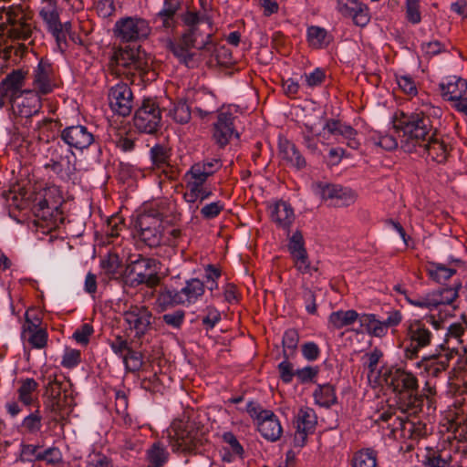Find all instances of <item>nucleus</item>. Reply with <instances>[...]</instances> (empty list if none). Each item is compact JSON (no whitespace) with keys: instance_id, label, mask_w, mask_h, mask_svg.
<instances>
[{"instance_id":"obj_19","label":"nucleus","mask_w":467,"mask_h":467,"mask_svg":"<svg viewBox=\"0 0 467 467\" xmlns=\"http://www.w3.org/2000/svg\"><path fill=\"white\" fill-rule=\"evenodd\" d=\"M124 318L130 328L136 331V337H140L150 327L152 316L145 306H131L125 312Z\"/></svg>"},{"instance_id":"obj_27","label":"nucleus","mask_w":467,"mask_h":467,"mask_svg":"<svg viewBox=\"0 0 467 467\" xmlns=\"http://www.w3.org/2000/svg\"><path fill=\"white\" fill-rule=\"evenodd\" d=\"M443 98L448 100H458L466 93L467 82L462 78L450 76L440 84Z\"/></svg>"},{"instance_id":"obj_25","label":"nucleus","mask_w":467,"mask_h":467,"mask_svg":"<svg viewBox=\"0 0 467 467\" xmlns=\"http://www.w3.org/2000/svg\"><path fill=\"white\" fill-rule=\"evenodd\" d=\"M257 430L268 441H276L283 433V428L278 417L270 410L263 412L261 420L257 422Z\"/></svg>"},{"instance_id":"obj_63","label":"nucleus","mask_w":467,"mask_h":467,"mask_svg":"<svg viewBox=\"0 0 467 467\" xmlns=\"http://www.w3.org/2000/svg\"><path fill=\"white\" fill-rule=\"evenodd\" d=\"M112 140L116 146L123 151H130L134 149V140L129 137L125 132H118L115 138H112Z\"/></svg>"},{"instance_id":"obj_34","label":"nucleus","mask_w":467,"mask_h":467,"mask_svg":"<svg viewBox=\"0 0 467 467\" xmlns=\"http://www.w3.org/2000/svg\"><path fill=\"white\" fill-rule=\"evenodd\" d=\"M462 284L455 285L454 287H446L431 292V298L434 301L433 306L437 308L441 305H451L457 297Z\"/></svg>"},{"instance_id":"obj_26","label":"nucleus","mask_w":467,"mask_h":467,"mask_svg":"<svg viewBox=\"0 0 467 467\" xmlns=\"http://www.w3.org/2000/svg\"><path fill=\"white\" fill-rule=\"evenodd\" d=\"M12 107L17 108L20 116L28 118L38 113L41 108V100L37 93L27 89L24 91V94Z\"/></svg>"},{"instance_id":"obj_22","label":"nucleus","mask_w":467,"mask_h":467,"mask_svg":"<svg viewBox=\"0 0 467 467\" xmlns=\"http://www.w3.org/2000/svg\"><path fill=\"white\" fill-rule=\"evenodd\" d=\"M61 139L70 147L78 150L88 148L94 141L93 134L85 126L76 125L64 129Z\"/></svg>"},{"instance_id":"obj_54","label":"nucleus","mask_w":467,"mask_h":467,"mask_svg":"<svg viewBox=\"0 0 467 467\" xmlns=\"http://www.w3.org/2000/svg\"><path fill=\"white\" fill-rule=\"evenodd\" d=\"M399 88L407 95L416 96L418 93L415 80L410 75L396 77Z\"/></svg>"},{"instance_id":"obj_23","label":"nucleus","mask_w":467,"mask_h":467,"mask_svg":"<svg viewBox=\"0 0 467 467\" xmlns=\"http://www.w3.org/2000/svg\"><path fill=\"white\" fill-rule=\"evenodd\" d=\"M337 11L358 26H365L370 19L367 6L358 0H337Z\"/></svg>"},{"instance_id":"obj_9","label":"nucleus","mask_w":467,"mask_h":467,"mask_svg":"<svg viewBox=\"0 0 467 467\" xmlns=\"http://www.w3.org/2000/svg\"><path fill=\"white\" fill-rule=\"evenodd\" d=\"M114 34L120 42H138L149 36L150 26L143 18L127 16L116 22Z\"/></svg>"},{"instance_id":"obj_18","label":"nucleus","mask_w":467,"mask_h":467,"mask_svg":"<svg viewBox=\"0 0 467 467\" xmlns=\"http://www.w3.org/2000/svg\"><path fill=\"white\" fill-rule=\"evenodd\" d=\"M25 72L21 69L13 70L1 81L0 91L8 99V103H14L24 94Z\"/></svg>"},{"instance_id":"obj_40","label":"nucleus","mask_w":467,"mask_h":467,"mask_svg":"<svg viewBox=\"0 0 467 467\" xmlns=\"http://www.w3.org/2000/svg\"><path fill=\"white\" fill-rule=\"evenodd\" d=\"M147 457L149 461V467H162L168 461L169 452L160 442H155L148 450Z\"/></svg>"},{"instance_id":"obj_42","label":"nucleus","mask_w":467,"mask_h":467,"mask_svg":"<svg viewBox=\"0 0 467 467\" xmlns=\"http://www.w3.org/2000/svg\"><path fill=\"white\" fill-rule=\"evenodd\" d=\"M218 165L217 160L204 161L202 163L194 164L191 171L190 175L202 182L215 171V166Z\"/></svg>"},{"instance_id":"obj_12","label":"nucleus","mask_w":467,"mask_h":467,"mask_svg":"<svg viewBox=\"0 0 467 467\" xmlns=\"http://www.w3.org/2000/svg\"><path fill=\"white\" fill-rule=\"evenodd\" d=\"M130 274L135 275L134 282L137 284H146L150 287L156 286L160 283V277L157 273V262L151 258H144L139 255V258L127 267Z\"/></svg>"},{"instance_id":"obj_45","label":"nucleus","mask_w":467,"mask_h":467,"mask_svg":"<svg viewBox=\"0 0 467 467\" xmlns=\"http://www.w3.org/2000/svg\"><path fill=\"white\" fill-rule=\"evenodd\" d=\"M400 429L404 437L411 440H418L424 435V426L420 422H413L411 420H400Z\"/></svg>"},{"instance_id":"obj_7","label":"nucleus","mask_w":467,"mask_h":467,"mask_svg":"<svg viewBox=\"0 0 467 467\" xmlns=\"http://www.w3.org/2000/svg\"><path fill=\"white\" fill-rule=\"evenodd\" d=\"M1 18L9 25L6 34L13 40H27L32 35L31 17L20 5H11L0 9Z\"/></svg>"},{"instance_id":"obj_1","label":"nucleus","mask_w":467,"mask_h":467,"mask_svg":"<svg viewBox=\"0 0 467 467\" xmlns=\"http://www.w3.org/2000/svg\"><path fill=\"white\" fill-rule=\"evenodd\" d=\"M384 378L387 386L396 393L398 408L404 413L416 414L422 404L416 376L405 368H391Z\"/></svg>"},{"instance_id":"obj_61","label":"nucleus","mask_w":467,"mask_h":467,"mask_svg":"<svg viewBox=\"0 0 467 467\" xmlns=\"http://www.w3.org/2000/svg\"><path fill=\"white\" fill-rule=\"evenodd\" d=\"M302 298L304 300V304H305L306 312L310 315L317 314V304H316L315 292L308 287H303Z\"/></svg>"},{"instance_id":"obj_55","label":"nucleus","mask_w":467,"mask_h":467,"mask_svg":"<svg viewBox=\"0 0 467 467\" xmlns=\"http://www.w3.org/2000/svg\"><path fill=\"white\" fill-rule=\"evenodd\" d=\"M294 265L296 270L302 274H311L312 271H316L308 259L307 252L296 254L292 257Z\"/></svg>"},{"instance_id":"obj_29","label":"nucleus","mask_w":467,"mask_h":467,"mask_svg":"<svg viewBox=\"0 0 467 467\" xmlns=\"http://www.w3.org/2000/svg\"><path fill=\"white\" fill-rule=\"evenodd\" d=\"M359 319L360 314L353 309L334 311L328 317V327L337 330L341 329L353 325L357 321L359 323Z\"/></svg>"},{"instance_id":"obj_53","label":"nucleus","mask_w":467,"mask_h":467,"mask_svg":"<svg viewBox=\"0 0 467 467\" xmlns=\"http://www.w3.org/2000/svg\"><path fill=\"white\" fill-rule=\"evenodd\" d=\"M406 18L413 25L421 21L420 0H406Z\"/></svg>"},{"instance_id":"obj_39","label":"nucleus","mask_w":467,"mask_h":467,"mask_svg":"<svg viewBox=\"0 0 467 467\" xmlns=\"http://www.w3.org/2000/svg\"><path fill=\"white\" fill-rule=\"evenodd\" d=\"M301 136L303 139V145L310 153L314 155L321 154V151L318 148V137L320 134L315 132L311 125L304 124L301 129Z\"/></svg>"},{"instance_id":"obj_4","label":"nucleus","mask_w":467,"mask_h":467,"mask_svg":"<svg viewBox=\"0 0 467 467\" xmlns=\"http://www.w3.org/2000/svg\"><path fill=\"white\" fill-rule=\"evenodd\" d=\"M386 318L381 319L373 313H361L359 326L353 329L357 334L366 333L369 337L382 338L387 336L389 329L394 330L403 320L402 313L395 308L386 312Z\"/></svg>"},{"instance_id":"obj_2","label":"nucleus","mask_w":467,"mask_h":467,"mask_svg":"<svg viewBox=\"0 0 467 467\" xmlns=\"http://www.w3.org/2000/svg\"><path fill=\"white\" fill-rule=\"evenodd\" d=\"M394 128L402 133L400 147L405 152L418 151L419 146L434 133L431 120L423 111L402 113L401 117L396 119Z\"/></svg>"},{"instance_id":"obj_64","label":"nucleus","mask_w":467,"mask_h":467,"mask_svg":"<svg viewBox=\"0 0 467 467\" xmlns=\"http://www.w3.org/2000/svg\"><path fill=\"white\" fill-rule=\"evenodd\" d=\"M28 341L34 348H44L47 341V333L46 329L40 328L39 330L30 334Z\"/></svg>"},{"instance_id":"obj_6","label":"nucleus","mask_w":467,"mask_h":467,"mask_svg":"<svg viewBox=\"0 0 467 467\" xmlns=\"http://www.w3.org/2000/svg\"><path fill=\"white\" fill-rule=\"evenodd\" d=\"M405 338L409 345L404 349L406 359L413 360L420 349L429 347L433 339V332L422 319H410L405 324Z\"/></svg>"},{"instance_id":"obj_57","label":"nucleus","mask_w":467,"mask_h":467,"mask_svg":"<svg viewBox=\"0 0 467 467\" xmlns=\"http://www.w3.org/2000/svg\"><path fill=\"white\" fill-rule=\"evenodd\" d=\"M317 367H305L302 368H298L296 370V377L298 381L302 384H306L310 382H314L317 374H318Z\"/></svg>"},{"instance_id":"obj_3","label":"nucleus","mask_w":467,"mask_h":467,"mask_svg":"<svg viewBox=\"0 0 467 467\" xmlns=\"http://www.w3.org/2000/svg\"><path fill=\"white\" fill-rule=\"evenodd\" d=\"M202 433L192 421L175 420L167 430V438L173 452L192 453L202 444Z\"/></svg>"},{"instance_id":"obj_14","label":"nucleus","mask_w":467,"mask_h":467,"mask_svg":"<svg viewBox=\"0 0 467 467\" xmlns=\"http://www.w3.org/2000/svg\"><path fill=\"white\" fill-rule=\"evenodd\" d=\"M195 38L191 33H184L182 37L176 41L167 40L166 47L173 54V56L183 65L189 68L197 66V59L194 58L195 54L191 52V48L194 47Z\"/></svg>"},{"instance_id":"obj_52","label":"nucleus","mask_w":467,"mask_h":467,"mask_svg":"<svg viewBox=\"0 0 467 467\" xmlns=\"http://www.w3.org/2000/svg\"><path fill=\"white\" fill-rule=\"evenodd\" d=\"M142 358L140 352L129 349L128 353L123 356V361L130 371H137L143 364Z\"/></svg>"},{"instance_id":"obj_13","label":"nucleus","mask_w":467,"mask_h":467,"mask_svg":"<svg viewBox=\"0 0 467 467\" xmlns=\"http://www.w3.org/2000/svg\"><path fill=\"white\" fill-rule=\"evenodd\" d=\"M204 293L203 284L199 279H192L181 291L165 290L159 296L163 304H184L196 300Z\"/></svg>"},{"instance_id":"obj_31","label":"nucleus","mask_w":467,"mask_h":467,"mask_svg":"<svg viewBox=\"0 0 467 467\" xmlns=\"http://www.w3.org/2000/svg\"><path fill=\"white\" fill-rule=\"evenodd\" d=\"M315 404L322 408H330L337 402L336 389L333 385L318 384L313 392Z\"/></svg>"},{"instance_id":"obj_20","label":"nucleus","mask_w":467,"mask_h":467,"mask_svg":"<svg viewBox=\"0 0 467 467\" xmlns=\"http://www.w3.org/2000/svg\"><path fill=\"white\" fill-rule=\"evenodd\" d=\"M270 219L278 227L289 231L295 221L293 207L283 200L275 201L267 205Z\"/></svg>"},{"instance_id":"obj_58","label":"nucleus","mask_w":467,"mask_h":467,"mask_svg":"<svg viewBox=\"0 0 467 467\" xmlns=\"http://www.w3.org/2000/svg\"><path fill=\"white\" fill-rule=\"evenodd\" d=\"M372 140L376 146H379L386 150H392L398 147L397 140L389 134H377L372 137Z\"/></svg>"},{"instance_id":"obj_11","label":"nucleus","mask_w":467,"mask_h":467,"mask_svg":"<svg viewBox=\"0 0 467 467\" xmlns=\"http://www.w3.org/2000/svg\"><path fill=\"white\" fill-rule=\"evenodd\" d=\"M161 110L150 99H144L134 116V126L140 131L148 134L155 133L160 127Z\"/></svg>"},{"instance_id":"obj_24","label":"nucleus","mask_w":467,"mask_h":467,"mask_svg":"<svg viewBox=\"0 0 467 467\" xmlns=\"http://www.w3.org/2000/svg\"><path fill=\"white\" fill-rule=\"evenodd\" d=\"M279 155L289 166L301 170L306 166V161L295 143L285 137L278 140Z\"/></svg>"},{"instance_id":"obj_5","label":"nucleus","mask_w":467,"mask_h":467,"mask_svg":"<svg viewBox=\"0 0 467 467\" xmlns=\"http://www.w3.org/2000/svg\"><path fill=\"white\" fill-rule=\"evenodd\" d=\"M116 63V72L125 75L128 79L136 75L144 77L150 67V63L145 52L139 48L119 47L113 55Z\"/></svg>"},{"instance_id":"obj_49","label":"nucleus","mask_w":467,"mask_h":467,"mask_svg":"<svg viewBox=\"0 0 467 467\" xmlns=\"http://www.w3.org/2000/svg\"><path fill=\"white\" fill-rule=\"evenodd\" d=\"M299 341V336L296 330L288 329L284 333L282 344L284 356L289 355L296 348Z\"/></svg>"},{"instance_id":"obj_21","label":"nucleus","mask_w":467,"mask_h":467,"mask_svg":"<svg viewBox=\"0 0 467 467\" xmlns=\"http://www.w3.org/2000/svg\"><path fill=\"white\" fill-rule=\"evenodd\" d=\"M323 130L337 139L340 137L351 149H358L359 146V141L357 140L358 133L356 130L341 120L335 119H327L323 127Z\"/></svg>"},{"instance_id":"obj_32","label":"nucleus","mask_w":467,"mask_h":467,"mask_svg":"<svg viewBox=\"0 0 467 467\" xmlns=\"http://www.w3.org/2000/svg\"><path fill=\"white\" fill-rule=\"evenodd\" d=\"M448 365L449 359L446 357L437 356L425 357L417 362V367L423 368L431 377H438L447 368Z\"/></svg>"},{"instance_id":"obj_50","label":"nucleus","mask_w":467,"mask_h":467,"mask_svg":"<svg viewBox=\"0 0 467 467\" xmlns=\"http://www.w3.org/2000/svg\"><path fill=\"white\" fill-rule=\"evenodd\" d=\"M284 357L285 358L278 364L277 369L281 380L285 384H289L292 382L293 378L296 377V370L294 369V365L288 360V355Z\"/></svg>"},{"instance_id":"obj_47","label":"nucleus","mask_w":467,"mask_h":467,"mask_svg":"<svg viewBox=\"0 0 467 467\" xmlns=\"http://www.w3.org/2000/svg\"><path fill=\"white\" fill-rule=\"evenodd\" d=\"M170 115L178 123H187L191 119L190 108L185 102L180 101L170 110Z\"/></svg>"},{"instance_id":"obj_46","label":"nucleus","mask_w":467,"mask_h":467,"mask_svg":"<svg viewBox=\"0 0 467 467\" xmlns=\"http://www.w3.org/2000/svg\"><path fill=\"white\" fill-rule=\"evenodd\" d=\"M47 380L48 382L46 386V394L48 397L47 401L60 398L65 393V390H67L66 384L58 381L56 377L49 376Z\"/></svg>"},{"instance_id":"obj_56","label":"nucleus","mask_w":467,"mask_h":467,"mask_svg":"<svg viewBox=\"0 0 467 467\" xmlns=\"http://www.w3.org/2000/svg\"><path fill=\"white\" fill-rule=\"evenodd\" d=\"M41 420L42 417L40 416L38 410H36L35 412L30 413L24 419L22 427L30 433H35L41 429Z\"/></svg>"},{"instance_id":"obj_44","label":"nucleus","mask_w":467,"mask_h":467,"mask_svg":"<svg viewBox=\"0 0 467 467\" xmlns=\"http://www.w3.org/2000/svg\"><path fill=\"white\" fill-rule=\"evenodd\" d=\"M466 330L467 321L465 319L451 324L446 333V343L450 345L451 341H454L455 345L462 344L463 342L462 337Z\"/></svg>"},{"instance_id":"obj_38","label":"nucleus","mask_w":467,"mask_h":467,"mask_svg":"<svg viewBox=\"0 0 467 467\" xmlns=\"http://www.w3.org/2000/svg\"><path fill=\"white\" fill-rule=\"evenodd\" d=\"M377 451L371 448L356 451L352 458V467H377Z\"/></svg>"},{"instance_id":"obj_41","label":"nucleus","mask_w":467,"mask_h":467,"mask_svg":"<svg viewBox=\"0 0 467 467\" xmlns=\"http://www.w3.org/2000/svg\"><path fill=\"white\" fill-rule=\"evenodd\" d=\"M49 71L50 66L48 64L40 62L35 73V84L43 94H47L51 91Z\"/></svg>"},{"instance_id":"obj_36","label":"nucleus","mask_w":467,"mask_h":467,"mask_svg":"<svg viewBox=\"0 0 467 467\" xmlns=\"http://www.w3.org/2000/svg\"><path fill=\"white\" fill-rule=\"evenodd\" d=\"M317 423V417L315 410L309 407L299 409L296 416L297 429L313 432Z\"/></svg>"},{"instance_id":"obj_51","label":"nucleus","mask_w":467,"mask_h":467,"mask_svg":"<svg viewBox=\"0 0 467 467\" xmlns=\"http://www.w3.org/2000/svg\"><path fill=\"white\" fill-rule=\"evenodd\" d=\"M407 302L415 307L422 308V309H434L433 300L431 298V293H427L422 296H406Z\"/></svg>"},{"instance_id":"obj_10","label":"nucleus","mask_w":467,"mask_h":467,"mask_svg":"<svg viewBox=\"0 0 467 467\" xmlns=\"http://www.w3.org/2000/svg\"><path fill=\"white\" fill-rule=\"evenodd\" d=\"M311 188L317 196L336 207L349 206L356 201V193L339 184L317 182H314Z\"/></svg>"},{"instance_id":"obj_33","label":"nucleus","mask_w":467,"mask_h":467,"mask_svg":"<svg viewBox=\"0 0 467 467\" xmlns=\"http://www.w3.org/2000/svg\"><path fill=\"white\" fill-rule=\"evenodd\" d=\"M421 462L423 467H451V456L445 451L427 448Z\"/></svg>"},{"instance_id":"obj_60","label":"nucleus","mask_w":467,"mask_h":467,"mask_svg":"<svg viewBox=\"0 0 467 467\" xmlns=\"http://www.w3.org/2000/svg\"><path fill=\"white\" fill-rule=\"evenodd\" d=\"M34 215L41 220H48L53 213V210L49 207L46 199H41L36 202L32 208Z\"/></svg>"},{"instance_id":"obj_43","label":"nucleus","mask_w":467,"mask_h":467,"mask_svg":"<svg viewBox=\"0 0 467 467\" xmlns=\"http://www.w3.org/2000/svg\"><path fill=\"white\" fill-rule=\"evenodd\" d=\"M38 384L34 379H26L22 381L18 389V399L26 406L33 404L36 398L34 393L37 389Z\"/></svg>"},{"instance_id":"obj_16","label":"nucleus","mask_w":467,"mask_h":467,"mask_svg":"<svg viewBox=\"0 0 467 467\" xmlns=\"http://www.w3.org/2000/svg\"><path fill=\"white\" fill-rule=\"evenodd\" d=\"M234 134V116L231 106H223L217 116V121L213 124V139L215 142L223 148Z\"/></svg>"},{"instance_id":"obj_8","label":"nucleus","mask_w":467,"mask_h":467,"mask_svg":"<svg viewBox=\"0 0 467 467\" xmlns=\"http://www.w3.org/2000/svg\"><path fill=\"white\" fill-rule=\"evenodd\" d=\"M134 228L140 240L150 247H156L162 242L161 218L160 213L151 212L140 214L134 222Z\"/></svg>"},{"instance_id":"obj_28","label":"nucleus","mask_w":467,"mask_h":467,"mask_svg":"<svg viewBox=\"0 0 467 467\" xmlns=\"http://www.w3.org/2000/svg\"><path fill=\"white\" fill-rule=\"evenodd\" d=\"M462 265V262L460 259H452L448 265L432 262L429 264L428 274L432 280L443 283L454 275Z\"/></svg>"},{"instance_id":"obj_59","label":"nucleus","mask_w":467,"mask_h":467,"mask_svg":"<svg viewBox=\"0 0 467 467\" xmlns=\"http://www.w3.org/2000/svg\"><path fill=\"white\" fill-rule=\"evenodd\" d=\"M36 460L46 461L47 463L55 465L61 462L62 455L57 448H49L42 451V453H37Z\"/></svg>"},{"instance_id":"obj_35","label":"nucleus","mask_w":467,"mask_h":467,"mask_svg":"<svg viewBox=\"0 0 467 467\" xmlns=\"http://www.w3.org/2000/svg\"><path fill=\"white\" fill-rule=\"evenodd\" d=\"M47 406L51 412L64 419L70 412L68 409L73 406V397L71 393L65 390V393L60 398L47 401Z\"/></svg>"},{"instance_id":"obj_15","label":"nucleus","mask_w":467,"mask_h":467,"mask_svg":"<svg viewBox=\"0 0 467 467\" xmlns=\"http://www.w3.org/2000/svg\"><path fill=\"white\" fill-rule=\"evenodd\" d=\"M132 91L126 83H119L109 91L110 109L120 116L130 115L132 109Z\"/></svg>"},{"instance_id":"obj_37","label":"nucleus","mask_w":467,"mask_h":467,"mask_svg":"<svg viewBox=\"0 0 467 467\" xmlns=\"http://www.w3.org/2000/svg\"><path fill=\"white\" fill-rule=\"evenodd\" d=\"M307 40L312 47L318 49L329 45L330 36L325 28L312 26L307 28Z\"/></svg>"},{"instance_id":"obj_30","label":"nucleus","mask_w":467,"mask_h":467,"mask_svg":"<svg viewBox=\"0 0 467 467\" xmlns=\"http://www.w3.org/2000/svg\"><path fill=\"white\" fill-rule=\"evenodd\" d=\"M179 7L178 0H165L164 7L157 14L155 22L164 29H173L175 26L174 16Z\"/></svg>"},{"instance_id":"obj_48","label":"nucleus","mask_w":467,"mask_h":467,"mask_svg":"<svg viewBox=\"0 0 467 467\" xmlns=\"http://www.w3.org/2000/svg\"><path fill=\"white\" fill-rule=\"evenodd\" d=\"M287 248L291 254V257L306 251V249L305 248L304 237L300 231H296L289 237Z\"/></svg>"},{"instance_id":"obj_17","label":"nucleus","mask_w":467,"mask_h":467,"mask_svg":"<svg viewBox=\"0 0 467 467\" xmlns=\"http://www.w3.org/2000/svg\"><path fill=\"white\" fill-rule=\"evenodd\" d=\"M419 154L425 155L428 161L436 163H444L450 154L448 144L433 133L424 143L418 148Z\"/></svg>"},{"instance_id":"obj_62","label":"nucleus","mask_w":467,"mask_h":467,"mask_svg":"<svg viewBox=\"0 0 467 467\" xmlns=\"http://www.w3.org/2000/svg\"><path fill=\"white\" fill-rule=\"evenodd\" d=\"M204 182L190 177L188 182H187V189L188 191L184 193V198L188 202H196L199 197L198 194L200 193L199 186L200 184H203Z\"/></svg>"}]
</instances>
